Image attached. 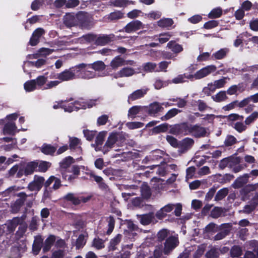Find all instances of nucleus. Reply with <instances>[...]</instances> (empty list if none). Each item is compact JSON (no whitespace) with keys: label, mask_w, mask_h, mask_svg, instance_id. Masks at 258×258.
I'll list each match as a JSON object with an SVG mask.
<instances>
[{"label":"nucleus","mask_w":258,"mask_h":258,"mask_svg":"<svg viewBox=\"0 0 258 258\" xmlns=\"http://www.w3.org/2000/svg\"><path fill=\"white\" fill-rule=\"evenodd\" d=\"M86 67L87 64L86 63H82L79 64L69 69H66L62 72L58 74L57 78L60 80L61 82L73 80L75 78L76 75H79L80 73L84 72Z\"/></svg>","instance_id":"nucleus-1"},{"label":"nucleus","mask_w":258,"mask_h":258,"mask_svg":"<svg viewBox=\"0 0 258 258\" xmlns=\"http://www.w3.org/2000/svg\"><path fill=\"white\" fill-rule=\"evenodd\" d=\"M190 124L187 122H182L175 124L170 126L169 133L174 135L186 136L190 134Z\"/></svg>","instance_id":"nucleus-2"},{"label":"nucleus","mask_w":258,"mask_h":258,"mask_svg":"<svg viewBox=\"0 0 258 258\" xmlns=\"http://www.w3.org/2000/svg\"><path fill=\"white\" fill-rule=\"evenodd\" d=\"M163 244V253L168 255L179 245L178 237L177 236L170 235Z\"/></svg>","instance_id":"nucleus-3"},{"label":"nucleus","mask_w":258,"mask_h":258,"mask_svg":"<svg viewBox=\"0 0 258 258\" xmlns=\"http://www.w3.org/2000/svg\"><path fill=\"white\" fill-rule=\"evenodd\" d=\"M216 69L217 68L214 65H209L204 67L198 71L194 75H192V81L194 78L199 80L206 77L212 73L215 72Z\"/></svg>","instance_id":"nucleus-4"},{"label":"nucleus","mask_w":258,"mask_h":258,"mask_svg":"<svg viewBox=\"0 0 258 258\" xmlns=\"http://www.w3.org/2000/svg\"><path fill=\"white\" fill-rule=\"evenodd\" d=\"M17 196L19 197L16 201L12 204L11 208L13 213H18L21 207L24 205L28 196L24 192H20L17 194Z\"/></svg>","instance_id":"nucleus-5"},{"label":"nucleus","mask_w":258,"mask_h":258,"mask_svg":"<svg viewBox=\"0 0 258 258\" xmlns=\"http://www.w3.org/2000/svg\"><path fill=\"white\" fill-rule=\"evenodd\" d=\"M240 162V157L230 156L222 159L219 163V167L222 170L225 169L226 167L232 168L236 164H239Z\"/></svg>","instance_id":"nucleus-6"},{"label":"nucleus","mask_w":258,"mask_h":258,"mask_svg":"<svg viewBox=\"0 0 258 258\" xmlns=\"http://www.w3.org/2000/svg\"><path fill=\"white\" fill-rule=\"evenodd\" d=\"M190 134L196 138H203L207 136V130L204 127L201 126L199 124L192 125L190 124Z\"/></svg>","instance_id":"nucleus-7"},{"label":"nucleus","mask_w":258,"mask_h":258,"mask_svg":"<svg viewBox=\"0 0 258 258\" xmlns=\"http://www.w3.org/2000/svg\"><path fill=\"white\" fill-rule=\"evenodd\" d=\"M77 18L80 27L83 29H90L92 26V23L90 18L85 14L81 12L79 13Z\"/></svg>","instance_id":"nucleus-8"},{"label":"nucleus","mask_w":258,"mask_h":258,"mask_svg":"<svg viewBox=\"0 0 258 258\" xmlns=\"http://www.w3.org/2000/svg\"><path fill=\"white\" fill-rule=\"evenodd\" d=\"M44 182V178L42 176L35 175L34 179L29 183L27 188L30 191H39L42 188Z\"/></svg>","instance_id":"nucleus-9"},{"label":"nucleus","mask_w":258,"mask_h":258,"mask_svg":"<svg viewBox=\"0 0 258 258\" xmlns=\"http://www.w3.org/2000/svg\"><path fill=\"white\" fill-rule=\"evenodd\" d=\"M115 37L113 34L97 35L95 45L97 46H104L113 41Z\"/></svg>","instance_id":"nucleus-10"},{"label":"nucleus","mask_w":258,"mask_h":258,"mask_svg":"<svg viewBox=\"0 0 258 258\" xmlns=\"http://www.w3.org/2000/svg\"><path fill=\"white\" fill-rule=\"evenodd\" d=\"M119 136V134L117 132L111 133L105 144L104 145V149H106L107 153L113 148L116 142L118 141Z\"/></svg>","instance_id":"nucleus-11"},{"label":"nucleus","mask_w":258,"mask_h":258,"mask_svg":"<svg viewBox=\"0 0 258 258\" xmlns=\"http://www.w3.org/2000/svg\"><path fill=\"white\" fill-rule=\"evenodd\" d=\"M175 206V205L173 204H168L165 205L156 212V217L159 220H163L167 216L168 213L172 211Z\"/></svg>","instance_id":"nucleus-12"},{"label":"nucleus","mask_w":258,"mask_h":258,"mask_svg":"<svg viewBox=\"0 0 258 258\" xmlns=\"http://www.w3.org/2000/svg\"><path fill=\"white\" fill-rule=\"evenodd\" d=\"M144 107L145 108V115L147 114L151 116L160 112L162 109H163V107H162L159 103L157 102L151 103L148 106H144Z\"/></svg>","instance_id":"nucleus-13"},{"label":"nucleus","mask_w":258,"mask_h":258,"mask_svg":"<svg viewBox=\"0 0 258 258\" xmlns=\"http://www.w3.org/2000/svg\"><path fill=\"white\" fill-rule=\"evenodd\" d=\"M143 23L139 20H134L128 23L124 28V31L128 33L137 31L143 28Z\"/></svg>","instance_id":"nucleus-14"},{"label":"nucleus","mask_w":258,"mask_h":258,"mask_svg":"<svg viewBox=\"0 0 258 258\" xmlns=\"http://www.w3.org/2000/svg\"><path fill=\"white\" fill-rule=\"evenodd\" d=\"M63 23L67 28H71L77 24L76 18L74 13H66L63 17Z\"/></svg>","instance_id":"nucleus-15"},{"label":"nucleus","mask_w":258,"mask_h":258,"mask_svg":"<svg viewBox=\"0 0 258 258\" xmlns=\"http://www.w3.org/2000/svg\"><path fill=\"white\" fill-rule=\"evenodd\" d=\"M248 181V175L247 174H244L243 175L237 177L232 184V186L237 189L243 187Z\"/></svg>","instance_id":"nucleus-16"},{"label":"nucleus","mask_w":258,"mask_h":258,"mask_svg":"<svg viewBox=\"0 0 258 258\" xmlns=\"http://www.w3.org/2000/svg\"><path fill=\"white\" fill-rule=\"evenodd\" d=\"M144 106H133L128 111V116L134 118L138 114H145Z\"/></svg>","instance_id":"nucleus-17"},{"label":"nucleus","mask_w":258,"mask_h":258,"mask_svg":"<svg viewBox=\"0 0 258 258\" xmlns=\"http://www.w3.org/2000/svg\"><path fill=\"white\" fill-rule=\"evenodd\" d=\"M43 238L41 235H37L35 237L32 245V250L35 254H37L40 251L43 244Z\"/></svg>","instance_id":"nucleus-18"},{"label":"nucleus","mask_w":258,"mask_h":258,"mask_svg":"<svg viewBox=\"0 0 258 258\" xmlns=\"http://www.w3.org/2000/svg\"><path fill=\"white\" fill-rule=\"evenodd\" d=\"M147 89H144L135 91L128 96V101H134L143 97L147 94Z\"/></svg>","instance_id":"nucleus-19"},{"label":"nucleus","mask_w":258,"mask_h":258,"mask_svg":"<svg viewBox=\"0 0 258 258\" xmlns=\"http://www.w3.org/2000/svg\"><path fill=\"white\" fill-rule=\"evenodd\" d=\"M56 240V237L54 235H50L45 240L43 246V251L46 252L49 251Z\"/></svg>","instance_id":"nucleus-20"},{"label":"nucleus","mask_w":258,"mask_h":258,"mask_svg":"<svg viewBox=\"0 0 258 258\" xmlns=\"http://www.w3.org/2000/svg\"><path fill=\"white\" fill-rule=\"evenodd\" d=\"M125 60L120 55L115 56L110 62V66L112 69L116 70L119 67L125 64Z\"/></svg>","instance_id":"nucleus-21"},{"label":"nucleus","mask_w":258,"mask_h":258,"mask_svg":"<svg viewBox=\"0 0 258 258\" xmlns=\"http://www.w3.org/2000/svg\"><path fill=\"white\" fill-rule=\"evenodd\" d=\"M154 218V213L150 212L148 214L141 215L139 217L140 223L143 225L150 224Z\"/></svg>","instance_id":"nucleus-22"},{"label":"nucleus","mask_w":258,"mask_h":258,"mask_svg":"<svg viewBox=\"0 0 258 258\" xmlns=\"http://www.w3.org/2000/svg\"><path fill=\"white\" fill-rule=\"evenodd\" d=\"M62 199L67 202H70L75 206H78L80 204L79 198L76 196L74 193L69 192L65 195Z\"/></svg>","instance_id":"nucleus-23"},{"label":"nucleus","mask_w":258,"mask_h":258,"mask_svg":"<svg viewBox=\"0 0 258 258\" xmlns=\"http://www.w3.org/2000/svg\"><path fill=\"white\" fill-rule=\"evenodd\" d=\"M38 166V161H34L28 162L24 167L26 172V176L32 174L37 170Z\"/></svg>","instance_id":"nucleus-24"},{"label":"nucleus","mask_w":258,"mask_h":258,"mask_svg":"<svg viewBox=\"0 0 258 258\" xmlns=\"http://www.w3.org/2000/svg\"><path fill=\"white\" fill-rule=\"evenodd\" d=\"M192 81V75H186V74L178 75L176 77L172 79V82L174 84L183 83L187 82V80Z\"/></svg>","instance_id":"nucleus-25"},{"label":"nucleus","mask_w":258,"mask_h":258,"mask_svg":"<svg viewBox=\"0 0 258 258\" xmlns=\"http://www.w3.org/2000/svg\"><path fill=\"white\" fill-rule=\"evenodd\" d=\"M16 126L15 123L12 122H9L6 123L4 125L3 132L5 135H14L15 130H16Z\"/></svg>","instance_id":"nucleus-26"},{"label":"nucleus","mask_w":258,"mask_h":258,"mask_svg":"<svg viewBox=\"0 0 258 258\" xmlns=\"http://www.w3.org/2000/svg\"><path fill=\"white\" fill-rule=\"evenodd\" d=\"M228 52L229 49L227 48H221L212 54L211 59L214 60L223 59L227 56Z\"/></svg>","instance_id":"nucleus-27"},{"label":"nucleus","mask_w":258,"mask_h":258,"mask_svg":"<svg viewBox=\"0 0 258 258\" xmlns=\"http://www.w3.org/2000/svg\"><path fill=\"white\" fill-rule=\"evenodd\" d=\"M86 64L87 67H86L85 70L86 69L91 68L96 71H101L104 70L106 67L105 64L102 61H96L92 64Z\"/></svg>","instance_id":"nucleus-28"},{"label":"nucleus","mask_w":258,"mask_h":258,"mask_svg":"<svg viewBox=\"0 0 258 258\" xmlns=\"http://www.w3.org/2000/svg\"><path fill=\"white\" fill-rule=\"evenodd\" d=\"M194 143V140L192 139L186 138L182 141L180 149L183 151H187L192 147Z\"/></svg>","instance_id":"nucleus-29"},{"label":"nucleus","mask_w":258,"mask_h":258,"mask_svg":"<svg viewBox=\"0 0 258 258\" xmlns=\"http://www.w3.org/2000/svg\"><path fill=\"white\" fill-rule=\"evenodd\" d=\"M141 192L142 198L146 200L150 199L152 195L150 186L145 183L141 187Z\"/></svg>","instance_id":"nucleus-30"},{"label":"nucleus","mask_w":258,"mask_h":258,"mask_svg":"<svg viewBox=\"0 0 258 258\" xmlns=\"http://www.w3.org/2000/svg\"><path fill=\"white\" fill-rule=\"evenodd\" d=\"M56 151V148L50 144H44L41 149V152L47 155H53Z\"/></svg>","instance_id":"nucleus-31"},{"label":"nucleus","mask_w":258,"mask_h":258,"mask_svg":"<svg viewBox=\"0 0 258 258\" xmlns=\"http://www.w3.org/2000/svg\"><path fill=\"white\" fill-rule=\"evenodd\" d=\"M167 123H163L158 126H156L152 129L153 134H158L161 133L166 132L168 128H170V126Z\"/></svg>","instance_id":"nucleus-32"},{"label":"nucleus","mask_w":258,"mask_h":258,"mask_svg":"<svg viewBox=\"0 0 258 258\" xmlns=\"http://www.w3.org/2000/svg\"><path fill=\"white\" fill-rule=\"evenodd\" d=\"M218 181L222 183L225 184L228 182H230L234 178V176L233 174L229 173H226L224 175L221 174H217Z\"/></svg>","instance_id":"nucleus-33"},{"label":"nucleus","mask_w":258,"mask_h":258,"mask_svg":"<svg viewBox=\"0 0 258 258\" xmlns=\"http://www.w3.org/2000/svg\"><path fill=\"white\" fill-rule=\"evenodd\" d=\"M167 47L175 53H178L183 50L182 45L176 43L174 41H169L167 43Z\"/></svg>","instance_id":"nucleus-34"},{"label":"nucleus","mask_w":258,"mask_h":258,"mask_svg":"<svg viewBox=\"0 0 258 258\" xmlns=\"http://www.w3.org/2000/svg\"><path fill=\"white\" fill-rule=\"evenodd\" d=\"M135 73L134 69L129 67H125L121 69L117 73L119 77H127L132 76Z\"/></svg>","instance_id":"nucleus-35"},{"label":"nucleus","mask_w":258,"mask_h":258,"mask_svg":"<svg viewBox=\"0 0 258 258\" xmlns=\"http://www.w3.org/2000/svg\"><path fill=\"white\" fill-rule=\"evenodd\" d=\"M121 238V234H118L113 238L111 239L108 246L109 250L111 251L115 250L116 249V246L119 243Z\"/></svg>","instance_id":"nucleus-36"},{"label":"nucleus","mask_w":258,"mask_h":258,"mask_svg":"<svg viewBox=\"0 0 258 258\" xmlns=\"http://www.w3.org/2000/svg\"><path fill=\"white\" fill-rule=\"evenodd\" d=\"M181 111L177 108H172L170 109L166 113L165 115L162 116L161 117V119L163 121H166L170 119V118L176 116L178 113H180Z\"/></svg>","instance_id":"nucleus-37"},{"label":"nucleus","mask_w":258,"mask_h":258,"mask_svg":"<svg viewBox=\"0 0 258 258\" xmlns=\"http://www.w3.org/2000/svg\"><path fill=\"white\" fill-rule=\"evenodd\" d=\"M223 14V10L220 7H217L212 9L208 14V17L209 19H214L220 18Z\"/></svg>","instance_id":"nucleus-38"},{"label":"nucleus","mask_w":258,"mask_h":258,"mask_svg":"<svg viewBox=\"0 0 258 258\" xmlns=\"http://www.w3.org/2000/svg\"><path fill=\"white\" fill-rule=\"evenodd\" d=\"M224 211L222 207H215L210 212V216L214 218L217 219L222 215L224 216Z\"/></svg>","instance_id":"nucleus-39"},{"label":"nucleus","mask_w":258,"mask_h":258,"mask_svg":"<svg viewBox=\"0 0 258 258\" xmlns=\"http://www.w3.org/2000/svg\"><path fill=\"white\" fill-rule=\"evenodd\" d=\"M107 134V131H101L99 132L96 136L95 144H92V146H95V145H102Z\"/></svg>","instance_id":"nucleus-40"},{"label":"nucleus","mask_w":258,"mask_h":258,"mask_svg":"<svg viewBox=\"0 0 258 258\" xmlns=\"http://www.w3.org/2000/svg\"><path fill=\"white\" fill-rule=\"evenodd\" d=\"M258 189V183L255 184H248L244 186L241 189V193L244 195H247L251 191Z\"/></svg>","instance_id":"nucleus-41"},{"label":"nucleus","mask_w":258,"mask_h":258,"mask_svg":"<svg viewBox=\"0 0 258 258\" xmlns=\"http://www.w3.org/2000/svg\"><path fill=\"white\" fill-rule=\"evenodd\" d=\"M242 254V248L239 245H233L230 250V255L232 257H238L241 256Z\"/></svg>","instance_id":"nucleus-42"},{"label":"nucleus","mask_w":258,"mask_h":258,"mask_svg":"<svg viewBox=\"0 0 258 258\" xmlns=\"http://www.w3.org/2000/svg\"><path fill=\"white\" fill-rule=\"evenodd\" d=\"M106 221L108 223V229L106 231L107 235H110L113 231L115 226V219L113 216H109L106 218Z\"/></svg>","instance_id":"nucleus-43"},{"label":"nucleus","mask_w":258,"mask_h":258,"mask_svg":"<svg viewBox=\"0 0 258 258\" xmlns=\"http://www.w3.org/2000/svg\"><path fill=\"white\" fill-rule=\"evenodd\" d=\"M169 230L165 229H163L160 230L157 233V240L160 242H162L163 241H165L166 238H168L169 236Z\"/></svg>","instance_id":"nucleus-44"},{"label":"nucleus","mask_w":258,"mask_h":258,"mask_svg":"<svg viewBox=\"0 0 258 258\" xmlns=\"http://www.w3.org/2000/svg\"><path fill=\"white\" fill-rule=\"evenodd\" d=\"M228 192L229 189L226 187H224L220 189L218 191L215 197V201H219L223 200L228 195Z\"/></svg>","instance_id":"nucleus-45"},{"label":"nucleus","mask_w":258,"mask_h":258,"mask_svg":"<svg viewBox=\"0 0 258 258\" xmlns=\"http://www.w3.org/2000/svg\"><path fill=\"white\" fill-rule=\"evenodd\" d=\"M51 164L47 161H38V169L36 170V171L45 172L50 167Z\"/></svg>","instance_id":"nucleus-46"},{"label":"nucleus","mask_w":258,"mask_h":258,"mask_svg":"<svg viewBox=\"0 0 258 258\" xmlns=\"http://www.w3.org/2000/svg\"><path fill=\"white\" fill-rule=\"evenodd\" d=\"M174 23L173 20L171 18H165L160 19L158 22V25L159 27L166 28L171 27Z\"/></svg>","instance_id":"nucleus-47"},{"label":"nucleus","mask_w":258,"mask_h":258,"mask_svg":"<svg viewBox=\"0 0 258 258\" xmlns=\"http://www.w3.org/2000/svg\"><path fill=\"white\" fill-rule=\"evenodd\" d=\"M135 2L129 0H114L112 4L116 7H125L128 5L134 4Z\"/></svg>","instance_id":"nucleus-48"},{"label":"nucleus","mask_w":258,"mask_h":258,"mask_svg":"<svg viewBox=\"0 0 258 258\" xmlns=\"http://www.w3.org/2000/svg\"><path fill=\"white\" fill-rule=\"evenodd\" d=\"M24 87L26 92H31L36 89L35 80L27 81L24 84Z\"/></svg>","instance_id":"nucleus-49"},{"label":"nucleus","mask_w":258,"mask_h":258,"mask_svg":"<svg viewBox=\"0 0 258 258\" xmlns=\"http://www.w3.org/2000/svg\"><path fill=\"white\" fill-rule=\"evenodd\" d=\"M74 159L71 156H68L63 159L60 163V167L62 169H67L73 162Z\"/></svg>","instance_id":"nucleus-50"},{"label":"nucleus","mask_w":258,"mask_h":258,"mask_svg":"<svg viewBox=\"0 0 258 258\" xmlns=\"http://www.w3.org/2000/svg\"><path fill=\"white\" fill-rule=\"evenodd\" d=\"M22 222V219L19 217L14 218L10 223L8 226V229L11 231H15L17 226L20 224Z\"/></svg>","instance_id":"nucleus-51"},{"label":"nucleus","mask_w":258,"mask_h":258,"mask_svg":"<svg viewBox=\"0 0 258 258\" xmlns=\"http://www.w3.org/2000/svg\"><path fill=\"white\" fill-rule=\"evenodd\" d=\"M256 203L252 202L251 201L249 204L246 205L243 207V212L245 214H250L254 211L257 207Z\"/></svg>","instance_id":"nucleus-52"},{"label":"nucleus","mask_w":258,"mask_h":258,"mask_svg":"<svg viewBox=\"0 0 258 258\" xmlns=\"http://www.w3.org/2000/svg\"><path fill=\"white\" fill-rule=\"evenodd\" d=\"M83 134L86 140L89 141H92L96 136L97 131H90L89 130H84Z\"/></svg>","instance_id":"nucleus-53"},{"label":"nucleus","mask_w":258,"mask_h":258,"mask_svg":"<svg viewBox=\"0 0 258 258\" xmlns=\"http://www.w3.org/2000/svg\"><path fill=\"white\" fill-rule=\"evenodd\" d=\"M237 142V139L232 135H227L224 141V145L226 147L231 146Z\"/></svg>","instance_id":"nucleus-54"},{"label":"nucleus","mask_w":258,"mask_h":258,"mask_svg":"<svg viewBox=\"0 0 258 258\" xmlns=\"http://www.w3.org/2000/svg\"><path fill=\"white\" fill-rule=\"evenodd\" d=\"M205 256L206 258H218L219 256V250L215 247L212 248L206 252Z\"/></svg>","instance_id":"nucleus-55"},{"label":"nucleus","mask_w":258,"mask_h":258,"mask_svg":"<svg viewBox=\"0 0 258 258\" xmlns=\"http://www.w3.org/2000/svg\"><path fill=\"white\" fill-rule=\"evenodd\" d=\"M157 64L156 63L148 62L145 63L143 65L144 70L146 72H153L156 68Z\"/></svg>","instance_id":"nucleus-56"},{"label":"nucleus","mask_w":258,"mask_h":258,"mask_svg":"<svg viewBox=\"0 0 258 258\" xmlns=\"http://www.w3.org/2000/svg\"><path fill=\"white\" fill-rule=\"evenodd\" d=\"M219 22L218 20H210L206 22L203 26V28L205 29H213L219 25Z\"/></svg>","instance_id":"nucleus-57"},{"label":"nucleus","mask_w":258,"mask_h":258,"mask_svg":"<svg viewBox=\"0 0 258 258\" xmlns=\"http://www.w3.org/2000/svg\"><path fill=\"white\" fill-rule=\"evenodd\" d=\"M123 17V13L119 11H117L111 13L108 16V19L111 21H114L121 19Z\"/></svg>","instance_id":"nucleus-58"},{"label":"nucleus","mask_w":258,"mask_h":258,"mask_svg":"<svg viewBox=\"0 0 258 258\" xmlns=\"http://www.w3.org/2000/svg\"><path fill=\"white\" fill-rule=\"evenodd\" d=\"M172 35L170 34V32L160 33L159 35V38L158 39L159 42L161 44H163L167 42Z\"/></svg>","instance_id":"nucleus-59"},{"label":"nucleus","mask_w":258,"mask_h":258,"mask_svg":"<svg viewBox=\"0 0 258 258\" xmlns=\"http://www.w3.org/2000/svg\"><path fill=\"white\" fill-rule=\"evenodd\" d=\"M244 258H258V246L254 248L253 251H246Z\"/></svg>","instance_id":"nucleus-60"},{"label":"nucleus","mask_w":258,"mask_h":258,"mask_svg":"<svg viewBox=\"0 0 258 258\" xmlns=\"http://www.w3.org/2000/svg\"><path fill=\"white\" fill-rule=\"evenodd\" d=\"M225 118L227 119L228 121H233L238 120H242L243 119V116L239 115L236 113H231L228 115L225 116Z\"/></svg>","instance_id":"nucleus-61"},{"label":"nucleus","mask_w":258,"mask_h":258,"mask_svg":"<svg viewBox=\"0 0 258 258\" xmlns=\"http://www.w3.org/2000/svg\"><path fill=\"white\" fill-rule=\"evenodd\" d=\"M86 42L88 43L94 42L96 41L97 35L93 33H88L82 36V37Z\"/></svg>","instance_id":"nucleus-62"},{"label":"nucleus","mask_w":258,"mask_h":258,"mask_svg":"<svg viewBox=\"0 0 258 258\" xmlns=\"http://www.w3.org/2000/svg\"><path fill=\"white\" fill-rule=\"evenodd\" d=\"M257 117L258 112L256 111H254L246 118L244 122L246 125H249L250 124L254 122Z\"/></svg>","instance_id":"nucleus-63"},{"label":"nucleus","mask_w":258,"mask_h":258,"mask_svg":"<svg viewBox=\"0 0 258 258\" xmlns=\"http://www.w3.org/2000/svg\"><path fill=\"white\" fill-rule=\"evenodd\" d=\"M86 242L84 240V235L83 234H81L78 236L76 241V249H79L84 246Z\"/></svg>","instance_id":"nucleus-64"}]
</instances>
